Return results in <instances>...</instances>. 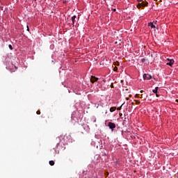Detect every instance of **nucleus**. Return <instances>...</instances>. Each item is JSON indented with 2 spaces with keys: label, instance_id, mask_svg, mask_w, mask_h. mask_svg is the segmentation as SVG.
Masks as SVG:
<instances>
[{
  "label": "nucleus",
  "instance_id": "1",
  "mask_svg": "<svg viewBox=\"0 0 178 178\" xmlns=\"http://www.w3.org/2000/svg\"><path fill=\"white\" fill-rule=\"evenodd\" d=\"M108 127H109V129L113 131V129H116V124L109 122L108 124Z\"/></svg>",
  "mask_w": 178,
  "mask_h": 178
},
{
  "label": "nucleus",
  "instance_id": "2",
  "mask_svg": "<svg viewBox=\"0 0 178 178\" xmlns=\"http://www.w3.org/2000/svg\"><path fill=\"white\" fill-rule=\"evenodd\" d=\"M152 79V76L149 74H143V79L144 80H151Z\"/></svg>",
  "mask_w": 178,
  "mask_h": 178
},
{
  "label": "nucleus",
  "instance_id": "3",
  "mask_svg": "<svg viewBox=\"0 0 178 178\" xmlns=\"http://www.w3.org/2000/svg\"><path fill=\"white\" fill-rule=\"evenodd\" d=\"M143 6V8H145V6H148V2H146V4H143L142 3H139L137 6V8H138V9L141 8Z\"/></svg>",
  "mask_w": 178,
  "mask_h": 178
},
{
  "label": "nucleus",
  "instance_id": "4",
  "mask_svg": "<svg viewBox=\"0 0 178 178\" xmlns=\"http://www.w3.org/2000/svg\"><path fill=\"white\" fill-rule=\"evenodd\" d=\"M98 80H99V79L97 78V77H95V76H91V77H90V81H91L92 83H94L98 81Z\"/></svg>",
  "mask_w": 178,
  "mask_h": 178
},
{
  "label": "nucleus",
  "instance_id": "5",
  "mask_svg": "<svg viewBox=\"0 0 178 178\" xmlns=\"http://www.w3.org/2000/svg\"><path fill=\"white\" fill-rule=\"evenodd\" d=\"M168 60H169V62L167 63L166 65H168V66H171L172 67V65L175 64V60H173V59H170V60L168 59Z\"/></svg>",
  "mask_w": 178,
  "mask_h": 178
},
{
  "label": "nucleus",
  "instance_id": "6",
  "mask_svg": "<svg viewBox=\"0 0 178 178\" xmlns=\"http://www.w3.org/2000/svg\"><path fill=\"white\" fill-rule=\"evenodd\" d=\"M76 17H76V15H74V16H72V18H71V20H72V22L73 26H74V22H76Z\"/></svg>",
  "mask_w": 178,
  "mask_h": 178
},
{
  "label": "nucleus",
  "instance_id": "7",
  "mask_svg": "<svg viewBox=\"0 0 178 178\" xmlns=\"http://www.w3.org/2000/svg\"><path fill=\"white\" fill-rule=\"evenodd\" d=\"M158 90H159V87H156L152 91L154 94H158Z\"/></svg>",
  "mask_w": 178,
  "mask_h": 178
},
{
  "label": "nucleus",
  "instance_id": "8",
  "mask_svg": "<svg viewBox=\"0 0 178 178\" xmlns=\"http://www.w3.org/2000/svg\"><path fill=\"white\" fill-rule=\"evenodd\" d=\"M149 27H152V29H155V26L154 25V23H152V22H150V23H149Z\"/></svg>",
  "mask_w": 178,
  "mask_h": 178
},
{
  "label": "nucleus",
  "instance_id": "9",
  "mask_svg": "<svg viewBox=\"0 0 178 178\" xmlns=\"http://www.w3.org/2000/svg\"><path fill=\"white\" fill-rule=\"evenodd\" d=\"M116 111V107L110 108V112H115Z\"/></svg>",
  "mask_w": 178,
  "mask_h": 178
},
{
  "label": "nucleus",
  "instance_id": "10",
  "mask_svg": "<svg viewBox=\"0 0 178 178\" xmlns=\"http://www.w3.org/2000/svg\"><path fill=\"white\" fill-rule=\"evenodd\" d=\"M140 99H147V98H148V95H146L145 97H143V95H141V97H140Z\"/></svg>",
  "mask_w": 178,
  "mask_h": 178
},
{
  "label": "nucleus",
  "instance_id": "11",
  "mask_svg": "<svg viewBox=\"0 0 178 178\" xmlns=\"http://www.w3.org/2000/svg\"><path fill=\"white\" fill-rule=\"evenodd\" d=\"M49 165H50L51 166H54V165H55V161H49Z\"/></svg>",
  "mask_w": 178,
  "mask_h": 178
},
{
  "label": "nucleus",
  "instance_id": "12",
  "mask_svg": "<svg viewBox=\"0 0 178 178\" xmlns=\"http://www.w3.org/2000/svg\"><path fill=\"white\" fill-rule=\"evenodd\" d=\"M134 101L136 105H140V104H141V102H140V100H134Z\"/></svg>",
  "mask_w": 178,
  "mask_h": 178
},
{
  "label": "nucleus",
  "instance_id": "13",
  "mask_svg": "<svg viewBox=\"0 0 178 178\" xmlns=\"http://www.w3.org/2000/svg\"><path fill=\"white\" fill-rule=\"evenodd\" d=\"M122 106H123V104H122L121 106L117 108V111H121L122 110Z\"/></svg>",
  "mask_w": 178,
  "mask_h": 178
},
{
  "label": "nucleus",
  "instance_id": "14",
  "mask_svg": "<svg viewBox=\"0 0 178 178\" xmlns=\"http://www.w3.org/2000/svg\"><path fill=\"white\" fill-rule=\"evenodd\" d=\"M147 2H148V1H144L141 3H142V5H147Z\"/></svg>",
  "mask_w": 178,
  "mask_h": 178
},
{
  "label": "nucleus",
  "instance_id": "15",
  "mask_svg": "<svg viewBox=\"0 0 178 178\" xmlns=\"http://www.w3.org/2000/svg\"><path fill=\"white\" fill-rule=\"evenodd\" d=\"M8 48H10V49H11V50L13 49V47H12V44H9Z\"/></svg>",
  "mask_w": 178,
  "mask_h": 178
},
{
  "label": "nucleus",
  "instance_id": "16",
  "mask_svg": "<svg viewBox=\"0 0 178 178\" xmlns=\"http://www.w3.org/2000/svg\"><path fill=\"white\" fill-rule=\"evenodd\" d=\"M36 113H37V115H41V111H38L36 112Z\"/></svg>",
  "mask_w": 178,
  "mask_h": 178
},
{
  "label": "nucleus",
  "instance_id": "17",
  "mask_svg": "<svg viewBox=\"0 0 178 178\" xmlns=\"http://www.w3.org/2000/svg\"><path fill=\"white\" fill-rule=\"evenodd\" d=\"M156 97L157 98H159V95H158V93H156Z\"/></svg>",
  "mask_w": 178,
  "mask_h": 178
},
{
  "label": "nucleus",
  "instance_id": "18",
  "mask_svg": "<svg viewBox=\"0 0 178 178\" xmlns=\"http://www.w3.org/2000/svg\"><path fill=\"white\" fill-rule=\"evenodd\" d=\"M10 72L11 73H13V72H15V70H13L12 69H10Z\"/></svg>",
  "mask_w": 178,
  "mask_h": 178
},
{
  "label": "nucleus",
  "instance_id": "19",
  "mask_svg": "<svg viewBox=\"0 0 178 178\" xmlns=\"http://www.w3.org/2000/svg\"><path fill=\"white\" fill-rule=\"evenodd\" d=\"M135 98H139L138 95H136Z\"/></svg>",
  "mask_w": 178,
  "mask_h": 178
},
{
  "label": "nucleus",
  "instance_id": "20",
  "mask_svg": "<svg viewBox=\"0 0 178 178\" xmlns=\"http://www.w3.org/2000/svg\"><path fill=\"white\" fill-rule=\"evenodd\" d=\"M14 67H15V70H17V67H16L15 65H14Z\"/></svg>",
  "mask_w": 178,
  "mask_h": 178
},
{
  "label": "nucleus",
  "instance_id": "21",
  "mask_svg": "<svg viewBox=\"0 0 178 178\" xmlns=\"http://www.w3.org/2000/svg\"><path fill=\"white\" fill-rule=\"evenodd\" d=\"M143 92H144V90H140V94H143Z\"/></svg>",
  "mask_w": 178,
  "mask_h": 178
},
{
  "label": "nucleus",
  "instance_id": "22",
  "mask_svg": "<svg viewBox=\"0 0 178 178\" xmlns=\"http://www.w3.org/2000/svg\"><path fill=\"white\" fill-rule=\"evenodd\" d=\"M138 2H141L143 0H137Z\"/></svg>",
  "mask_w": 178,
  "mask_h": 178
},
{
  "label": "nucleus",
  "instance_id": "23",
  "mask_svg": "<svg viewBox=\"0 0 178 178\" xmlns=\"http://www.w3.org/2000/svg\"><path fill=\"white\" fill-rule=\"evenodd\" d=\"M118 70V68H114V71L116 72Z\"/></svg>",
  "mask_w": 178,
  "mask_h": 178
},
{
  "label": "nucleus",
  "instance_id": "24",
  "mask_svg": "<svg viewBox=\"0 0 178 178\" xmlns=\"http://www.w3.org/2000/svg\"><path fill=\"white\" fill-rule=\"evenodd\" d=\"M145 60V59L143 58L142 59V62H144Z\"/></svg>",
  "mask_w": 178,
  "mask_h": 178
},
{
  "label": "nucleus",
  "instance_id": "25",
  "mask_svg": "<svg viewBox=\"0 0 178 178\" xmlns=\"http://www.w3.org/2000/svg\"><path fill=\"white\" fill-rule=\"evenodd\" d=\"M113 12H116V10H115V9H113Z\"/></svg>",
  "mask_w": 178,
  "mask_h": 178
},
{
  "label": "nucleus",
  "instance_id": "26",
  "mask_svg": "<svg viewBox=\"0 0 178 178\" xmlns=\"http://www.w3.org/2000/svg\"><path fill=\"white\" fill-rule=\"evenodd\" d=\"M127 101H129V98H126Z\"/></svg>",
  "mask_w": 178,
  "mask_h": 178
},
{
  "label": "nucleus",
  "instance_id": "27",
  "mask_svg": "<svg viewBox=\"0 0 178 178\" xmlns=\"http://www.w3.org/2000/svg\"><path fill=\"white\" fill-rule=\"evenodd\" d=\"M27 28H28V29H27V30H28V31H29L30 29H29V26H27Z\"/></svg>",
  "mask_w": 178,
  "mask_h": 178
}]
</instances>
